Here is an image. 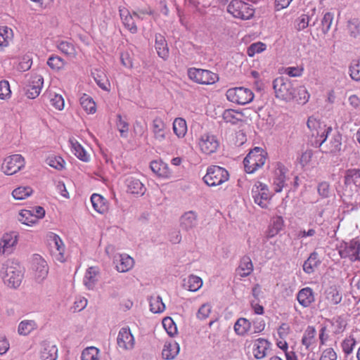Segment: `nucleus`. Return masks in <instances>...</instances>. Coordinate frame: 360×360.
Returning <instances> with one entry per match:
<instances>
[{
  "label": "nucleus",
  "mask_w": 360,
  "mask_h": 360,
  "mask_svg": "<svg viewBox=\"0 0 360 360\" xmlns=\"http://www.w3.org/2000/svg\"><path fill=\"white\" fill-rule=\"evenodd\" d=\"M254 266L252 262L250 257L243 256L240 260L238 268L236 269V274L242 277H247L250 276L253 271Z\"/></svg>",
  "instance_id": "24"
},
{
  "label": "nucleus",
  "mask_w": 360,
  "mask_h": 360,
  "mask_svg": "<svg viewBox=\"0 0 360 360\" xmlns=\"http://www.w3.org/2000/svg\"><path fill=\"white\" fill-rule=\"evenodd\" d=\"M333 20V15L331 13L328 12L324 14L321 21L322 30L324 33H326L329 31L331 27Z\"/></svg>",
  "instance_id": "62"
},
{
  "label": "nucleus",
  "mask_w": 360,
  "mask_h": 360,
  "mask_svg": "<svg viewBox=\"0 0 360 360\" xmlns=\"http://www.w3.org/2000/svg\"><path fill=\"white\" fill-rule=\"evenodd\" d=\"M23 269L13 261L5 262L0 270V276L5 285L10 288H16L20 286L23 279Z\"/></svg>",
  "instance_id": "1"
},
{
  "label": "nucleus",
  "mask_w": 360,
  "mask_h": 360,
  "mask_svg": "<svg viewBox=\"0 0 360 360\" xmlns=\"http://www.w3.org/2000/svg\"><path fill=\"white\" fill-rule=\"evenodd\" d=\"M49 245L51 255L55 261L60 263L66 261L65 246L58 236L54 233L50 235Z\"/></svg>",
  "instance_id": "13"
},
{
  "label": "nucleus",
  "mask_w": 360,
  "mask_h": 360,
  "mask_svg": "<svg viewBox=\"0 0 360 360\" xmlns=\"http://www.w3.org/2000/svg\"><path fill=\"white\" fill-rule=\"evenodd\" d=\"M338 250L341 258L348 259L352 262H360V238L343 241L338 246Z\"/></svg>",
  "instance_id": "3"
},
{
  "label": "nucleus",
  "mask_w": 360,
  "mask_h": 360,
  "mask_svg": "<svg viewBox=\"0 0 360 360\" xmlns=\"http://www.w3.org/2000/svg\"><path fill=\"white\" fill-rule=\"evenodd\" d=\"M284 227V221L282 217L276 216L271 219L268 229V236L274 237L277 235Z\"/></svg>",
  "instance_id": "37"
},
{
  "label": "nucleus",
  "mask_w": 360,
  "mask_h": 360,
  "mask_svg": "<svg viewBox=\"0 0 360 360\" xmlns=\"http://www.w3.org/2000/svg\"><path fill=\"white\" fill-rule=\"evenodd\" d=\"M50 103L58 110H62L65 106L64 98L60 94L51 93L49 94Z\"/></svg>",
  "instance_id": "53"
},
{
  "label": "nucleus",
  "mask_w": 360,
  "mask_h": 360,
  "mask_svg": "<svg viewBox=\"0 0 360 360\" xmlns=\"http://www.w3.org/2000/svg\"><path fill=\"white\" fill-rule=\"evenodd\" d=\"M118 347L122 350H131L134 347L135 340L128 327L122 328L117 338Z\"/></svg>",
  "instance_id": "15"
},
{
  "label": "nucleus",
  "mask_w": 360,
  "mask_h": 360,
  "mask_svg": "<svg viewBox=\"0 0 360 360\" xmlns=\"http://www.w3.org/2000/svg\"><path fill=\"white\" fill-rule=\"evenodd\" d=\"M91 205L95 211L99 214H103L108 210L107 201L99 194L94 193L91 195Z\"/></svg>",
  "instance_id": "35"
},
{
  "label": "nucleus",
  "mask_w": 360,
  "mask_h": 360,
  "mask_svg": "<svg viewBox=\"0 0 360 360\" xmlns=\"http://www.w3.org/2000/svg\"><path fill=\"white\" fill-rule=\"evenodd\" d=\"M252 194L255 202L262 208H267L270 205L271 195L267 186L262 182L257 181L253 186Z\"/></svg>",
  "instance_id": "11"
},
{
  "label": "nucleus",
  "mask_w": 360,
  "mask_h": 360,
  "mask_svg": "<svg viewBox=\"0 0 360 360\" xmlns=\"http://www.w3.org/2000/svg\"><path fill=\"white\" fill-rule=\"evenodd\" d=\"M338 355L332 347L323 349L320 355L319 360H337Z\"/></svg>",
  "instance_id": "63"
},
{
  "label": "nucleus",
  "mask_w": 360,
  "mask_h": 360,
  "mask_svg": "<svg viewBox=\"0 0 360 360\" xmlns=\"http://www.w3.org/2000/svg\"><path fill=\"white\" fill-rule=\"evenodd\" d=\"M287 169L281 162H276L274 169V184L275 191L281 192L285 182Z\"/></svg>",
  "instance_id": "20"
},
{
  "label": "nucleus",
  "mask_w": 360,
  "mask_h": 360,
  "mask_svg": "<svg viewBox=\"0 0 360 360\" xmlns=\"http://www.w3.org/2000/svg\"><path fill=\"white\" fill-rule=\"evenodd\" d=\"M149 302L150 311L155 314L161 313L165 309V305L160 296H152Z\"/></svg>",
  "instance_id": "46"
},
{
  "label": "nucleus",
  "mask_w": 360,
  "mask_h": 360,
  "mask_svg": "<svg viewBox=\"0 0 360 360\" xmlns=\"http://www.w3.org/2000/svg\"><path fill=\"white\" fill-rule=\"evenodd\" d=\"M14 37L13 31L7 26L0 27V50L8 47L13 41Z\"/></svg>",
  "instance_id": "34"
},
{
  "label": "nucleus",
  "mask_w": 360,
  "mask_h": 360,
  "mask_svg": "<svg viewBox=\"0 0 360 360\" xmlns=\"http://www.w3.org/2000/svg\"><path fill=\"white\" fill-rule=\"evenodd\" d=\"M266 160V153L259 147L251 150L243 160L245 170L252 174L262 168Z\"/></svg>",
  "instance_id": "2"
},
{
  "label": "nucleus",
  "mask_w": 360,
  "mask_h": 360,
  "mask_svg": "<svg viewBox=\"0 0 360 360\" xmlns=\"http://www.w3.org/2000/svg\"><path fill=\"white\" fill-rule=\"evenodd\" d=\"M40 358L41 360H56L58 348L51 342H43L41 345Z\"/></svg>",
  "instance_id": "21"
},
{
  "label": "nucleus",
  "mask_w": 360,
  "mask_h": 360,
  "mask_svg": "<svg viewBox=\"0 0 360 360\" xmlns=\"http://www.w3.org/2000/svg\"><path fill=\"white\" fill-rule=\"evenodd\" d=\"M151 131L155 140L158 142L165 141L168 134L166 124L163 119L160 117H156L153 120Z\"/></svg>",
  "instance_id": "16"
},
{
  "label": "nucleus",
  "mask_w": 360,
  "mask_h": 360,
  "mask_svg": "<svg viewBox=\"0 0 360 360\" xmlns=\"http://www.w3.org/2000/svg\"><path fill=\"white\" fill-rule=\"evenodd\" d=\"M25 167V160L21 155L15 154L6 158L1 165L2 172L13 175Z\"/></svg>",
  "instance_id": "14"
},
{
  "label": "nucleus",
  "mask_w": 360,
  "mask_h": 360,
  "mask_svg": "<svg viewBox=\"0 0 360 360\" xmlns=\"http://www.w3.org/2000/svg\"><path fill=\"white\" fill-rule=\"evenodd\" d=\"M307 124L312 136L316 138L320 137V140H317L320 142V146L326 141L328 134L332 131L331 127H326V125L322 124L319 120L313 116L308 118Z\"/></svg>",
  "instance_id": "12"
},
{
  "label": "nucleus",
  "mask_w": 360,
  "mask_h": 360,
  "mask_svg": "<svg viewBox=\"0 0 360 360\" xmlns=\"http://www.w3.org/2000/svg\"><path fill=\"white\" fill-rule=\"evenodd\" d=\"M185 285L190 291L195 292L202 287V281L200 277L191 275L188 276Z\"/></svg>",
  "instance_id": "50"
},
{
  "label": "nucleus",
  "mask_w": 360,
  "mask_h": 360,
  "mask_svg": "<svg viewBox=\"0 0 360 360\" xmlns=\"http://www.w3.org/2000/svg\"><path fill=\"white\" fill-rule=\"evenodd\" d=\"M38 328V324L34 320L24 319L18 326V334L20 336H27Z\"/></svg>",
  "instance_id": "28"
},
{
  "label": "nucleus",
  "mask_w": 360,
  "mask_h": 360,
  "mask_svg": "<svg viewBox=\"0 0 360 360\" xmlns=\"http://www.w3.org/2000/svg\"><path fill=\"white\" fill-rule=\"evenodd\" d=\"M356 345V340L354 336L350 335L345 338L341 344L342 352L346 355H349L352 353L354 348Z\"/></svg>",
  "instance_id": "51"
},
{
  "label": "nucleus",
  "mask_w": 360,
  "mask_h": 360,
  "mask_svg": "<svg viewBox=\"0 0 360 360\" xmlns=\"http://www.w3.org/2000/svg\"><path fill=\"white\" fill-rule=\"evenodd\" d=\"M155 49L158 56L163 58L167 59L169 56V49L167 43L164 36L160 34L155 35Z\"/></svg>",
  "instance_id": "33"
},
{
  "label": "nucleus",
  "mask_w": 360,
  "mask_h": 360,
  "mask_svg": "<svg viewBox=\"0 0 360 360\" xmlns=\"http://www.w3.org/2000/svg\"><path fill=\"white\" fill-rule=\"evenodd\" d=\"M150 167L153 172L159 177L169 179L172 176L168 165L161 160H153L150 162Z\"/></svg>",
  "instance_id": "22"
},
{
  "label": "nucleus",
  "mask_w": 360,
  "mask_h": 360,
  "mask_svg": "<svg viewBox=\"0 0 360 360\" xmlns=\"http://www.w3.org/2000/svg\"><path fill=\"white\" fill-rule=\"evenodd\" d=\"M126 184L127 192L131 194L142 195L146 191L144 185L137 179L129 177L127 179Z\"/></svg>",
  "instance_id": "31"
},
{
  "label": "nucleus",
  "mask_w": 360,
  "mask_h": 360,
  "mask_svg": "<svg viewBox=\"0 0 360 360\" xmlns=\"http://www.w3.org/2000/svg\"><path fill=\"white\" fill-rule=\"evenodd\" d=\"M274 89L276 98L285 101L294 100L295 89L292 82L288 79L283 77L275 79Z\"/></svg>",
  "instance_id": "6"
},
{
  "label": "nucleus",
  "mask_w": 360,
  "mask_h": 360,
  "mask_svg": "<svg viewBox=\"0 0 360 360\" xmlns=\"http://www.w3.org/2000/svg\"><path fill=\"white\" fill-rule=\"evenodd\" d=\"M32 269L35 278L39 281L44 279L49 272L46 262L39 255H34L32 257Z\"/></svg>",
  "instance_id": "18"
},
{
  "label": "nucleus",
  "mask_w": 360,
  "mask_h": 360,
  "mask_svg": "<svg viewBox=\"0 0 360 360\" xmlns=\"http://www.w3.org/2000/svg\"><path fill=\"white\" fill-rule=\"evenodd\" d=\"M197 145L202 153L209 155L217 151L220 143L216 135L205 133L198 138Z\"/></svg>",
  "instance_id": "10"
},
{
  "label": "nucleus",
  "mask_w": 360,
  "mask_h": 360,
  "mask_svg": "<svg viewBox=\"0 0 360 360\" xmlns=\"http://www.w3.org/2000/svg\"><path fill=\"white\" fill-rule=\"evenodd\" d=\"M43 84L42 76L39 75L32 76L26 89L27 96L31 99L37 97L41 91Z\"/></svg>",
  "instance_id": "19"
},
{
  "label": "nucleus",
  "mask_w": 360,
  "mask_h": 360,
  "mask_svg": "<svg viewBox=\"0 0 360 360\" xmlns=\"http://www.w3.org/2000/svg\"><path fill=\"white\" fill-rule=\"evenodd\" d=\"M120 15L124 26L132 34H135L138 31L137 26L133 19L132 15L125 8H120Z\"/></svg>",
  "instance_id": "26"
},
{
  "label": "nucleus",
  "mask_w": 360,
  "mask_h": 360,
  "mask_svg": "<svg viewBox=\"0 0 360 360\" xmlns=\"http://www.w3.org/2000/svg\"><path fill=\"white\" fill-rule=\"evenodd\" d=\"M32 64L31 57L30 56H25L21 58L16 68L20 72H25L30 69Z\"/></svg>",
  "instance_id": "60"
},
{
  "label": "nucleus",
  "mask_w": 360,
  "mask_h": 360,
  "mask_svg": "<svg viewBox=\"0 0 360 360\" xmlns=\"http://www.w3.org/2000/svg\"><path fill=\"white\" fill-rule=\"evenodd\" d=\"M18 220L23 224L32 226L36 224L37 218L31 210H23L19 212Z\"/></svg>",
  "instance_id": "43"
},
{
  "label": "nucleus",
  "mask_w": 360,
  "mask_h": 360,
  "mask_svg": "<svg viewBox=\"0 0 360 360\" xmlns=\"http://www.w3.org/2000/svg\"><path fill=\"white\" fill-rule=\"evenodd\" d=\"M227 12L235 18L249 20L254 16L255 9L242 0H231L227 6Z\"/></svg>",
  "instance_id": "5"
},
{
  "label": "nucleus",
  "mask_w": 360,
  "mask_h": 360,
  "mask_svg": "<svg viewBox=\"0 0 360 360\" xmlns=\"http://www.w3.org/2000/svg\"><path fill=\"white\" fill-rule=\"evenodd\" d=\"M326 299L330 304H337L342 300V295L336 288L330 287L326 291Z\"/></svg>",
  "instance_id": "48"
},
{
  "label": "nucleus",
  "mask_w": 360,
  "mask_h": 360,
  "mask_svg": "<svg viewBox=\"0 0 360 360\" xmlns=\"http://www.w3.org/2000/svg\"><path fill=\"white\" fill-rule=\"evenodd\" d=\"M197 215L193 211L186 212L181 217V226L186 230L191 229L196 226Z\"/></svg>",
  "instance_id": "38"
},
{
  "label": "nucleus",
  "mask_w": 360,
  "mask_h": 360,
  "mask_svg": "<svg viewBox=\"0 0 360 360\" xmlns=\"http://www.w3.org/2000/svg\"><path fill=\"white\" fill-rule=\"evenodd\" d=\"M69 142L72 153L79 160L87 162L89 160V155L83 146L74 139H70Z\"/></svg>",
  "instance_id": "36"
},
{
  "label": "nucleus",
  "mask_w": 360,
  "mask_h": 360,
  "mask_svg": "<svg viewBox=\"0 0 360 360\" xmlns=\"http://www.w3.org/2000/svg\"><path fill=\"white\" fill-rule=\"evenodd\" d=\"M348 32L351 37L356 38L360 36V25L355 21H349Z\"/></svg>",
  "instance_id": "64"
},
{
  "label": "nucleus",
  "mask_w": 360,
  "mask_h": 360,
  "mask_svg": "<svg viewBox=\"0 0 360 360\" xmlns=\"http://www.w3.org/2000/svg\"><path fill=\"white\" fill-rule=\"evenodd\" d=\"M46 64L53 72H60L65 68L66 62L57 55H51L49 57Z\"/></svg>",
  "instance_id": "39"
},
{
  "label": "nucleus",
  "mask_w": 360,
  "mask_h": 360,
  "mask_svg": "<svg viewBox=\"0 0 360 360\" xmlns=\"http://www.w3.org/2000/svg\"><path fill=\"white\" fill-rule=\"evenodd\" d=\"M17 242V235L15 233L11 232L3 234L0 239V254H11Z\"/></svg>",
  "instance_id": "17"
},
{
  "label": "nucleus",
  "mask_w": 360,
  "mask_h": 360,
  "mask_svg": "<svg viewBox=\"0 0 360 360\" xmlns=\"http://www.w3.org/2000/svg\"><path fill=\"white\" fill-rule=\"evenodd\" d=\"M179 349L180 347L177 342H166L162 352V357L167 360L174 359L178 355Z\"/></svg>",
  "instance_id": "30"
},
{
  "label": "nucleus",
  "mask_w": 360,
  "mask_h": 360,
  "mask_svg": "<svg viewBox=\"0 0 360 360\" xmlns=\"http://www.w3.org/2000/svg\"><path fill=\"white\" fill-rule=\"evenodd\" d=\"M187 74L192 82L201 85H212L219 80L217 73L205 69L190 68Z\"/></svg>",
  "instance_id": "4"
},
{
  "label": "nucleus",
  "mask_w": 360,
  "mask_h": 360,
  "mask_svg": "<svg viewBox=\"0 0 360 360\" xmlns=\"http://www.w3.org/2000/svg\"><path fill=\"white\" fill-rule=\"evenodd\" d=\"M174 133L179 138H184L187 133V124L184 119L178 117L173 122Z\"/></svg>",
  "instance_id": "42"
},
{
  "label": "nucleus",
  "mask_w": 360,
  "mask_h": 360,
  "mask_svg": "<svg viewBox=\"0 0 360 360\" xmlns=\"http://www.w3.org/2000/svg\"><path fill=\"white\" fill-rule=\"evenodd\" d=\"M226 97L229 101L243 105L252 101L254 94L251 89L240 86L229 89Z\"/></svg>",
  "instance_id": "8"
},
{
  "label": "nucleus",
  "mask_w": 360,
  "mask_h": 360,
  "mask_svg": "<svg viewBox=\"0 0 360 360\" xmlns=\"http://www.w3.org/2000/svg\"><path fill=\"white\" fill-rule=\"evenodd\" d=\"M266 49V44L257 41L250 44L247 49V54L249 57H254L256 54L261 53Z\"/></svg>",
  "instance_id": "47"
},
{
  "label": "nucleus",
  "mask_w": 360,
  "mask_h": 360,
  "mask_svg": "<svg viewBox=\"0 0 360 360\" xmlns=\"http://www.w3.org/2000/svg\"><path fill=\"white\" fill-rule=\"evenodd\" d=\"M310 18L307 14H302L297 19L295 20V27L298 31H301L304 30L309 26Z\"/></svg>",
  "instance_id": "61"
},
{
  "label": "nucleus",
  "mask_w": 360,
  "mask_h": 360,
  "mask_svg": "<svg viewBox=\"0 0 360 360\" xmlns=\"http://www.w3.org/2000/svg\"><path fill=\"white\" fill-rule=\"evenodd\" d=\"M299 303L304 307H309L314 302V292L311 288L307 287L300 290L297 295Z\"/></svg>",
  "instance_id": "32"
},
{
  "label": "nucleus",
  "mask_w": 360,
  "mask_h": 360,
  "mask_svg": "<svg viewBox=\"0 0 360 360\" xmlns=\"http://www.w3.org/2000/svg\"><path fill=\"white\" fill-rule=\"evenodd\" d=\"M269 347V344L266 340L262 338L256 340L253 344L252 348L254 356L257 359L264 358L266 354Z\"/></svg>",
  "instance_id": "27"
},
{
  "label": "nucleus",
  "mask_w": 360,
  "mask_h": 360,
  "mask_svg": "<svg viewBox=\"0 0 360 360\" xmlns=\"http://www.w3.org/2000/svg\"><path fill=\"white\" fill-rule=\"evenodd\" d=\"M349 75L355 81H360V59L354 60L349 66Z\"/></svg>",
  "instance_id": "55"
},
{
  "label": "nucleus",
  "mask_w": 360,
  "mask_h": 360,
  "mask_svg": "<svg viewBox=\"0 0 360 360\" xmlns=\"http://www.w3.org/2000/svg\"><path fill=\"white\" fill-rule=\"evenodd\" d=\"M117 121L116 125L120 133V136L126 138L129 131V124L122 119V115L120 114L117 115Z\"/></svg>",
  "instance_id": "58"
},
{
  "label": "nucleus",
  "mask_w": 360,
  "mask_h": 360,
  "mask_svg": "<svg viewBox=\"0 0 360 360\" xmlns=\"http://www.w3.org/2000/svg\"><path fill=\"white\" fill-rule=\"evenodd\" d=\"M11 96L10 84L6 80L0 81V99L8 100Z\"/></svg>",
  "instance_id": "57"
},
{
  "label": "nucleus",
  "mask_w": 360,
  "mask_h": 360,
  "mask_svg": "<svg viewBox=\"0 0 360 360\" xmlns=\"http://www.w3.org/2000/svg\"><path fill=\"white\" fill-rule=\"evenodd\" d=\"M33 193V189L28 186H22L15 188L12 191V196L14 199L22 200L27 198Z\"/></svg>",
  "instance_id": "41"
},
{
  "label": "nucleus",
  "mask_w": 360,
  "mask_h": 360,
  "mask_svg": "<svg viewBox=\"0 0 360 360\" xmlns=\"http://www.w3.org/2000/svg\"><path fill=\"white\" fill-rule=\"evenodd\" d=\"M250 328V322L245 318L238 319L234 325V330L239 335H245Z\"/></svg>",
  "instance_id": "44"
},
{
  "label": "nucleus",
  "mask_w": 360,
  "mask_h": 360,
  "mask_svg": "<svg viewBox=\"0 0 360 360\" xmlns=\"http://www.w3.org/2000/svg\"><path fill=\"white\" fill-rule=\"evenodd\" d=\"M162 326L169 336L173 337L177 333V327L172 318H164L162 320Z\"/></svg>",
  "instance_id": "52"
},
{
  "label": "nucleus",
  "mask_w": 360,
  "mask_h": 360,
  "mask_svg": "<svg viewBox=\"0 0 360 360\" xmlns=\"http://www.w3.org/2000/svg\"><path fill=\"white\" fill-rule=\"evenodd\" d=\"M115 263L116 269L119 272L124 273L132 269L134 260L128 255L122 254L115 259Z\"/></svg>",
  "instance_id": "23"
},
{
  "label": "nucleus",
  "mask_w": 360,
  "mask_h": 360,
  "mask_svg": "<svg viewBox=\"0 0 360 360\" xmlns=\"http://www.w3.org/2000/svg\"><path fill=\"white\" fill-rule=\"evenodd\" d=\"M89 90L86 89L84 91L79 92V103L81 108L86 113L90 114V95Z\"/></svg>",
  "instance_id": "45"
},
{
  "label": "nucleus",
  "mask_w": 360,
  "mask_h": 360,
  "mask_svg": "<svg viewBox=\"0 0 360 360\" xmlns=\"http://www.w3.org/2000/svg\"><path fill=\"white\" fill-rule=\"evenodd\" d=\"M57 47L60 51L69 56H74L76 54L75 46L68 41H62L59 42Z\"/></svg>",
  "instance_id": "54"
},
{
  "label": "nucleus",
  "mask_w": 360,
  "mask_h": 360,
  "mask_svg": "<svg viewBox=\"0 0 360 360\" xmlns=\"http://www.w3.org/2000/svg\"><path fill=\"white\" fill-rule=\"evenodd\" d=\"M316 331L314 326H309L304 330L302 338V345L306 349H311L316 342Z\"/></svg>",
  "instance_id": "25"
},
{
  "label": "nucleus",
  "mask_w": 360,
  "mask_h": 360,
  "mask_svg": "<svg viewBox=\"0 0 360 360\" xmlns=\"http://www.w3.org/2000/svg\"><path fill=\"white\" fill-rule=\"evenodd\" d=\"M96 84L103 89L107 91H110V83L104 72H101V75H97L94 77Z\"/></svg>",
  "instance_id": "59"
},
{
  "label": "nucleus",
  "mask_w": 360,
  "mask_h": 360,
  "mask_svg": "<svg viewBox=\"0 0 360 360\" xmlns=\"http://www.w3.org/2000/svg\"><path fill=\"white\" fill-rule=\"evenodd\" d=\"M244 118V114L241 111L234 109H226L222 113V119L226 123L237 124L242 122Z\"/></svg>",
  "instance_id": "29"
},
{
  "label": "nucleus",
  "mask_w": 360,
  "mask_h": 360,
  "mask_svg": "<svg viewBox=\"0 0 360 360\" xmlns=\"http://www.w3.org/2000/svg\"><path fill=\"white\" fill-rule=\"evenodd\" d=\"M229 177V174L226 169L217 165H212L207 169L203 180L209 186H217L228 181Z\"/></svg>",
  "instance_id": "7"
},
{
  "label": "nucleus",
  "mask_w": 360,
  "mask_h": 360,
  "mask_svg": "<svg viewBox=\"0 0 360 360\" xmlns=\"http://www.w3.org/2000/svg\"><path fill=\"white\" fill-rule=\"evenodd\" d=\"M341 136L340 135L335 136L330 141L328 146V153L335 154L341 150Z\"/></svg>",
  "instance_id": "56"
},
{
  "label": "nucleus",
  "mask_w": 360,
  "mask_h": 360,
  "mask_svg": "<svg viewBox=\"0 0 360 360\" xmlns=\"http://www.w3.org/2000/svg\"><path fill=\"white\" fill-rule=\"evenodd\" d=\"M345 195L352 197L360 189V169H347L344 176Z\"/></svg>",
  "instance_id": "9"
},
{
  "label": "nucleus",
  "mask_w": 360,
  "mask_h": 360,
  "mask_svg": "<svg viewBox=\"0 0 360 360\" xmlns=\"http://www.w3.org/2000/svg\"><path fill=\"white\" fill-rule=\"evenodd\" d=\"M310 94L307 89L304 86L297 88V94H295L294 99L300 104H305L309 101Z\"/></svg>",
  "instance_id": "49"
},
{
  "label": "nucleus",
  "mask_w": 360,
  "mask_h": 360,
  "mask_svg": "<svg viewBox=\"0 0 360 360\" xmlns=\"http://www.w3.org/2000/svg\"><path fill=\"white\" fill-rule=\"evenodd\" d=\"M320 261L318 258V254L313 252L303 264V270L307 274H311L314 269L319 265Z\"/></svg>",
  "instance_id": "40"
}]
</instances>
